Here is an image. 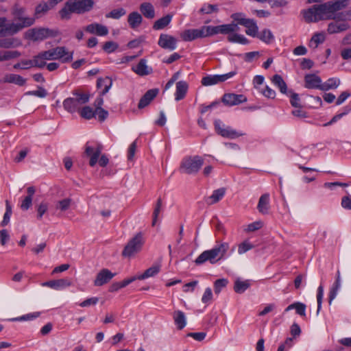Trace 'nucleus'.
<instances>
[{"label":"nucleus","mask_w":351,"mask_h":351,"mask_svg":"<svg viewBox=\"0 0 351 351\" xmlns=\"http://www.w3.org/2000/svg\"><path fill=\"white\" fill-rule=\"evenodd\" d=\"M348 0H337L328 1L322 4L314 5L302 12L306 23H315L319 21L343 19V12L338 11L345 8Z\"/></svg>","instance_id":"nucleus-1"},{"label":"nucleus","mask_w":351,"mask_h":351,"mask_svg":"<svg viewBox=\"0 0 351 351\" xmlns=\"http://www.w3.org/2000/svg\"><path fill=\"white\" fill-rule=\"evenodd\" d=\"M93 0H67L64 6L59 11L62 19H69L72 13L82 14L90 12L94 7Z\"/></svg>","instance_id":"nucleus-2"},{"label":"nucleus","mask_w":351,"mask_h":351,"mask_svg":"<svg viewBox=\"0 0 351 351\" xmlns=\"http://www.w3.org/2000/svg\"><path fill=\"white\" fill-rule=\"evenodd\" d=\"M75 97H69L63 101L65 110L69 112H75L78 110L80 106L89 101L90 96L88 93H82L79 90L73 91Z\"/></svg>","instance_id":"nucleus-3"},{"label":"nucleus","mask_w":351,"mask_h":351,"mask_svg":"<svg viewBox=\"0 0 351 351\" xmlns=\"http://www.w3.org/2000/svg\"><path fill=\"white\" fill-rule=\"evenodd\" d=\"M204 165V160L199 156H186L180 163V171L186 174H196Z\"/></svg>","instance_id":"nucleus-4"},{"label":"nucleus","mask_w":351,"mask_h":351,"mask_svg":"<svg viewBox=\"0 0 351 351\" xmlns=\"http://www.w3.org/2000/svg\"><path fill=\"white\" fill-rule=\"evenodd\" d=\"M43 52L47 60H60L63 63L71 62L73 56V51H67L64 47H57Z\"/></svg>","instance_id":"nucleus-5"},{"label":"nucleus","mask_w":351,"mask_h":351,"mask_svg":"<svg viewBox=\"0 0 351 351\" xmlns=\"http://www.w3.org/2000/svg\"><path fill=\"white\" fill-rule=\"evenodd\" d=\"M144 243L143 234L141 232L137 233L125 246L122 256L128 258L133 256L141 250Z\"/></svg>","instance_id":"nucleus-6"},{"label":"nucleus","mask_w":351,"mask_h":351,"mask_svg":"<svg viewBox=\"0 0 351 351\" xmlns=\"http://www.w3.org/2000/svg\"><path fill=\"white\" fill-rule=\"evenodd\" d=\"M231 18L237 22V24L246 27L245 33L252 37L258 36V27L254 19H247L244 14L241 12L234 13L231 15Z\"/></svg>","instance_id":"nucleus-7"},{"label":"nucleus","mask_w":351,"mask_h":351,"mask_svg":"<svg viewBox=\"0 0 351 351\" xmlns=\"http://www.w3.org/2000/svg\"><path fill=\"white\" fill-rule=\"evenodd\" d=\"M58 32L48 28H34L29 29L26 33L27 38L34 41H40L49 37H55Z\"/></svg>","instance_id":"nucleus-8"},{"label":"nucleus","mask_w":351,"mask_h":351,"mask_svg":"<svg viewBox=\"0 0 351 351\" xmlns=\"http://www.w3.org/2000/svg\"><path fill=\"white\" fill-rule=\"evenodd\" d=\"M214 125L216 132L224 138L234 139L243 135L231 127L225 125L220 120H215Z\"/></svg>","instance_id":"nucleus-9"},{"label":"nucleus","mask_w":351,"mask_h":351,"mask_svg":"<svg viewBox=\"0 0 351 351\" xmlns=\"http://www.w3.org/2000/svg\"><path fill=\"white\" fill-rule=\"evenodd\" d=\"M237 29V24H235L234 23L217 26H205L206 37L217 34H230L236 32Z\"/></svg>","instance_id":"nucleus-10"},{"label":"nucleus","mask_w":351,"mask_h":351,"mask_svg":"<svg viewBox=\"0 0 351 351\" xmlns=\"http://www.w3.org/2000/svg\"><path fill=\"white\" fill-rule=\"evenodd\" d=\"M237 74L236 71H231L223 75H210L202 79V84L204 86H212L226 81Z\"/></svg>","instance_id":"nucleus-11"},{"label":"nucleus","mask_w":351,"mask_h":351,"mask_svg":"<svg viewBox=\"0 0 351 351\" xmlns=\"http://www.w3.org/2000/svg\"><path fill=\"white\" fill-rule=\"evenodd\" d=\"M180 37L186 42L192 41L197 38H205L206 37L205 26H202L199 29H186L180 34Z\"/></svg>","instance_id":"nucleus-12"},{"label":"nucleus","mask_w":351,"mask_h":351,"mask_svg":"<svg viewBox=\"0 0 351 351\" xmlns=\"http://www.w3.org/2000/svg\"><path fill=\"white\" fill-rule=\"evenodd\" d=\"M158 45L164 49L173 51L177 47V39L171 35L161 34L158 41Z\"/></svg>","instance_id":"nucleus-13"},{"label":"nucleus","mask_w":351,"mask_h":351,"mask_svg":"<svg viewBox=\"0 0 351 351\" xmlns=\"http://www.w3.org/2000/svg\"><path fill=\"white\" fill-rule=\"evenodd\" d=\"M103 146L100 144L97 145L96 147H94L86 143L85 147V154L87 156L90 157L89 165L90 167H94L97 164Z\"/></svg>","instance_id":"nucleus-14"},{"label":"nucleus","mask_w":351,"mask_h":351,"mask_svg":"<svg viewBox=\"0 0 351 351\" xmlns=\"http://www.w3.org/2000/svg\"><path fill=\"white\" fill-rule=\"evenodd\" d=\"M247 101V98L243 95H237L234 93L224 94L222 97V101L227 106H235Z\"/></svg>","instance_id":"nucleus-15"},{"label":"nucleus","mask_w":351,"mask_h":351,"mask_svg":"<svg viewBox=\"0 0 351 351\" xmlns=\"http://www.w3.org/2000/svg\"><path fill=\"white\" fill-rule=\"evenodd\" d=\"M219 258L215 255L214 251L210 249L204 251L195 259V263L197 265H201L206 261H209L211 264H215L219 261Z\"/></svg>","instance_id":"nucleus-16"},{"label":"nucleus","mask_w":351,"mask_h":351,"mask_svg":"<svg viewBox=\"0 0 351 351\" xmlns=\"http://www.w3.org/2000/svg\"><path fill=\"white\" fill-rule=\"evenodd\" d=\"M84 29L90 34H96L99 36H104L108 34V27L98 23H90L86 25Z\"/></svg>","instance_id":"nucleus-17"},{"label":"nucleus","mask_w":351,"mask_h":351,"mask_svg":"<svg viewBox=\"0 0 351 351\" xmlns=\"http://www.w3.org/2000/svg\"><path fill=\"white\" fill-rule=\"evenodd\" d=\"M114 276L115 274L112 273L109 269H103L97 274L94 285L97 287L102 286L108 282Z\"/></svg>","instance_id":"nucleus-18"},{"label":"nucleus","mask_w":351,"mask_h":351,"mask_svg":"<svg viewBox=\"0 0 351 351\" xmlns=\"http://www.w3.org/2000/svg\"><path fill=\"white\" fill-rule=\"evenodd\" d=\"M31 26V21L26 19L25 25L21 24L20 23L15 22L12 23H8L4 26V32L6 34L13 35L21 31L25 27Z\"/></svg>","instance_id":"nucleus-19"},{"label":"nucleus","mask_w":351,"mask_h":351,"mask_svg":"<svg viewBox=\"0 0 351 351\" xmlns=\"http://www.w3.org/2000/svg\"><path fill=\"white\" fill-rule=\"evenodd\" d=\"M71 282L69 279L62 278L45 282L42 284V286L48 287L56 290H60L71 286Z\"/></svg>","instance_id":"nucleus-20"},{"label":"nucleus","mask_w":351,"mask_h":351,"mask_svg":"<svg viewBox=\"0 0 351 351\" xmlns=\"http://www.w3.org/2000/svg\"><path fill=\"white\" fill-rule=\"evenodd\" d=\"M305 87L321 90L322 85L321 78L315 74H308L304 77Z\"/></svg>","instance_id":"nucleus-21"},{"label":"nucleus","mask_w":351,"mask_h":351,"mask_svg":"<svg viewBox=\"0 0 351 351\" xmlns=\"http://www.w3.org/2000/svg\"><path fill=\"white\" fill-rule=\"evenodd\" d=\"M335 21V22L330 23L328 25L327 31L330 34L342 32L350 28L348 23L339 22L340 20Z\"/></svg>","instance_id":"nucleus-22"},{"label":"nucleus","mask_w":351,"mask_h":351,"mask_svg":"<svg viewBox=\"0 0 351 351\" xmlns=\"http://www.w3.org/2000/svg\"><path fill=\"white\" fill-rule=\"evenodd\" d=\"M158 93V89H150L145 93L139 101L138 107L141 109L146 107L156 97Z\"/></svg>","instance_id":"nucleus-23"},{"label":"nucleus","mask_w":351,"mask_h":351,"mask_svg":"<svg viewBox=\"0 0 351 351\" xmlns=\"http://www.w3.org/2000/svg\"><path fill=\"white\" fill-rule=\"evenodd\" d=\"M13 15L14 19L21 24L25 25L26 19H29L31 21V25L34 23V19L27 16L25 14V9L23 8H15L13 10Z\"/></svg>","instance_id":"nucleus-24"},{"label":"nucleus","mask_w":351,"mask_h":351,"mask_svg":"<svg viewBox=\"0 0 351 351\" xmlns=\"http://www.w3.org/2000/svg\"><path fill=\"white\" fill-rule=\"evenodd\" d=\"M112 84V81L109 77H100L97 81V87L101 90V95L106 94Z\"/></svg>","instance_id":"nucleus-25"},{"label":"nucleus","mask_w":351,"mask_h":351,"mask_svg":"<svg viewBox=\"0 0 351 351\" xmlns=\"http://www.w3.org/2000/svg\"><path fill=\"white\" fill-rule=\"evenodd\" d=\"M35 191L36 190L34 186H29L27 189V195L22 200L20 205V207L23 210H27L32 206Z\"/></svg>","instance_id":"nucleus-26"},{"label":"nucleus","mask_w":351,"mask_h":351,"mask_svg":"<svg viewBox=\"0 0 351 351\" xmlns=\"http://www.w3.org/2000/svg\"><path fill=\"white\" fill-rule=\"evenodd\" d=\"M2 81L4 83L14 84L21 86H23L26 82V80L22 76L13 73L5 75Z\"/></svg>","instance_id":"nucleus-27"},{"label":"nucleus","mask_w":351,"mask_h":351,"mask_svg":"<svg viewBox=\"0 0 351 351\" xmlns=\"http://www.w3.org/2000/svg\"><path fill=\"white\" fill-rule=\"evenodd\" d=\"M257 209L262 214H267L269 210V195L265 193L261 196L257 205Z\"/></svg>","instance_id":"nucleus-28"},{"label":"nucleus","mask_w":351,"mask_h":351,"mask_svg":"<svg viewBox=\"0 0 351 351\" xmlns=\"http://www.w3.org/2000/svg\"><path fill=\"white\" fill-rule=\"evenodd\" d=\"M173 318L178 329L182 330L185 327L186 319L184 312L180 310L175 311L173 313Z\"/></svg>","instance_id":"nucleus-29"},{"label":"nucleus","mask_w":351,"mask_h":351,"mask_svg":"<svg viewBox=\"0 0 351 351\" xmlns=\"http://www.w3.org/2000/svg\"><path fill=\"white\" fill-rule=\"evenodd\" d=\"M217 243V244L212 248V250L220 261L225 257L226 252L229 250L230 245L229 243L226 242Z\"/></svg>","instance_id":"nucleus-30"},{"label":"nucleus","mask_w":351,"mask_h":351,"mask_svg":"<svg viewBox=\"0 0 351 351\" xmlns=\"http://www.w3.org/2000/svg\"><path fill=\"white\" fill-rule=\"evenodd\" d=\"M188 90V84L184 81H179L176 83L175 99L180 101L185 97Z\"/></svg>","instance_id":"nucleus-31"},{"label":"nucleus","mask_w":351,"mask_h":351,"mask_svg":"<svg viewBox=\"0 0 351 351\" xmlns=\"http://www.w3.org/2000/svg\"><path fill=\"white\" fill-rule=\"evenodd\" d=\"M140 11L147 19H152L155 17V10L151 3L144 2L140 5Z\"/></svg>","instance_id":"nucleus-32"},{"label":"nucleus","mask_w":351,"mask_h":351,"mask_svg":"<svg viewBox=\"0 0 351 351\" xmlns=\"http://www.w3.org/2000/svg\"><path fill=\"white\" fill-rule=\"evenodd\" d=\"M226 193L225 188H220L217 190H215L213 192V194L208 197L206 199V202L208 205H212L218 202L220 199H221Z\"/></svg>","instance_id":"nucleus-33"},{"label":"nucleus","mask_w":351,"mask_h":351,"mask_svg":"<svg viewBox=\"0 0 351 351\" xmlns=\"http://www.w3.org/2000/svg\"><path fill=\"white\" fill-rule=\"evenodd\" d=\"M132 71L136 74L143 76L149 74L152 69L147 66L145 59H141L136 66L132 67Z\"/></svg>","instance_id":"nucleus-34"},{"label":"nucleus","mask_w":351,"mask_h":351,"mask_svg":"<svg viewBox=\"0 0 351 351\" xmlns=\"http://www.w3.org/2000/svg\"><path fill=\"white\" fill-rule=\"evenodd\" d=\"M143 21L142 16L137 12H131L128 16V22L132 29L138 27Z\"/></svg>","instance_id":"nucleus-35"},{"label":"nucleus","mask_w":351,"mask_h":351,"mask_svg":"<svg viewBox=\"0 0 351 351\" xmlns=\"http://www.w3.org/2000/svg\"><path fill=\"white\" fill-rule=\"evenodd\" d=\"M172 17V14H167L166 16L156 21L154 23L153 29L155 30L164 29L171 23Z\"/></svg>","instance_id":"nucleus-36"},{"label":"nucleus","mask_w":351,"mask_h":351,"mask_svg":"<svg viewBox=\"0 0 351 351\" xmlns=\"http://www.w3.org/2000/svg\"><path fill=\"white\" fill-rule=\"evenodd\" d=\"M341 84V81L337 77L329 78L326 82L322 83L321 90L327 91L330 89L337 88Z\"/></svg>","instance_id":"nucleus-37"},{"label":"nucleus","mask_w":351,"mask_h":351,"mask_svg":"<svg viewBox=\"0 0 351 351\" xmlns=\"http://www.w3.org/2000/svg\"><path fill=\"white\" fill-rule=\"evenodd\" d=\"M325 34L323 32L315 33L310 40L308 46L312 49H316L319 44L325 40Z\"/></svg>","instance_id":"nucleus-38"},{"label":"nucleus","mask_w":351,"mask_h":351,"mask_svg":"<svg viewBox=\"0 0 351 351\" xmlns=\"http://www.w3.org/2000/svg\"><path fill=\"white\" fill-rule=\"evenodd\" d=\"M250 287V281L237 279L234 281V290L237 293H243Z\"/></svg>","instance_id":"nucleus-39"},{"label":"nucleus","mask_w":351,"mask_h":351,"mask_svg":"<svg viewBox=\"0 0 351 351\" xmlns=\"http://www.w3.org/2000/svg\"><path fill=\"white\" fill-rule=\"evenodd\" d=\"M272 82L276 87L279 88L282 93L286 95L288 94L287 84L280 75L276 74L274 75L272 78Z\"/></svg>","instance_id":"nucleus-40"},{"label":"nucleus","mask_w":351,"mask_h":351,"mask_svg":"<svg viewBox=\"0 0 351 351\" xmlns=\"http://www.w3.org/2000/svg\"><path fill=\"white\" fill-rule=\"evenodd\" d=\"M160 270V265H155L152 267L148 268L145 271V272L138 276V280H144L145 278L153 277L156 275Z\"/></svg>","instance_id":"nucleus-41"},{"label":"nucleus","mask_w":351,"mask_h":351,"mask_svg":"<svg viewBox=\"0 0 351 351\" xmlns=\"http://www.w3.org/2000/svg\"><path fill=\"white\" fill-rule=\"evenodd\" d=\"M256 37L266 44H270L274 40V36L268 29H263L261 32L258 34Z\"/></svg>","instance_id":"nucleus-42"},{"label":"nucleus","mask_w":351,"mask_h":351,"mask_svg":"<svg viewBox=\"0 0 351 351\" xmlns=\"http://www.w3.org/2000/svg\"><path fill=\"white\" fill-rule=\"evenodd\" d=\"M126 14V10L123 8H119L117 9H114L109 12L108 13H106L105 16L107 19H119L122 16H125Z\"/></svg>","instance_id":"nucleus-43"},{"label":"nucleus","mask_w":351,"mask_h":351,"mask_svg":"<svg viewBox=\"0 0 351 351\" xmlns=\"http://www.w3.org/2000/svg\"><path fill=\"white\" fill-rule=\"evenodd\" d=\"M21 56L18 51H4L0 52V62L16 58Z\"/></svg>","instance_id":"nucleus-44"},{"label":"nucleus","mask_w":351,"mask_h":351,"mask_svg":"<svg viewBox=\"0 0 351 351\" xmlns=\"http://www.w3.org/2000/svg\"><path fill=\"white\" fill-rule=\"evenodd\" d=\"M54 6H51L48 2H42L39 3L35 9V15L37 17L40 16L42 14H45L48 10L53 8Z\"/></svg>","instance_id":"nucleus-45"},{"label":"nucleus","mask_w":351,"mask_h":351,"mask_svg":"<svg viewBox=\"0 0 351 351\" xmlns=\"http://www.w3.org/2000/svg\"><path fill=\"white\" fill-rule=\"evenodd\" d=\"M47 60L45 57L44 53L42 51L37 56H34L32 59L33 67L43 68L46 65L45 61Z\"/></svg>","instance_id":"nucleus-46"},{"label":"nucleus","mask_w":351,"mask_h":351,"mask_svg":"<svg viewBox=\"0 0 351 351\" xmlns=\"http://www.w3.org/2000/svg\"><path fill=\"white\" fill-rule=\"evenodd\" d=\"M228 40L230 43H237L242 45L249 43L248 40L242 34H232L228 36Z\"/></svg>","instance_id":"nucleus-47"},{"label":"nucleus","mask_w":351,"mask_h":351,"mask_svg":"<svg viewBox=\"0 0 351 351\" xmlns=\"http://www.w3.org/2000/svg\"><path fill=\"white\" fill-rule=\"evenodd\" d=\"M12 206L8 200L5 201V213L3 215V219L1 222V226H5L10 222V217L12 215Z\"/></svg>","instance_id":"nucleus-48"},{"label":"nucleus","mask_w":351,"mask_h":351,"mask_svg":"<svg viewBox=\"0 0 351 351\" xmlns=\"http://www.w3.org/2000/svg\"><path fill=\"white\" fill-rule=\"evenodd\" d=\"M218 11L219 8L217 5L204 3L199 10V13L203 14H209L213 12H217Z\"/></svg>","instance_id":"nucleus-49"},{"label":"nucleus","mask_w":351,"mask_h":351,"mask_svg":"<svg viewBox=\"0 0 351 351\" xmlns=\"http://www.w3.org/2000/svg\"><path fill=\"white\" fill-rule=\"evenodd\" d=\"M341 287V280H335L334 282L332 287H331L330 292H329V303L330 304L332 301L336 298L338 291L339 290Z\"/></svg>","instance_id":"nucleus-50"},{"label":"nucleus","mask_w":351,"mask_h":351,"mask_svg":"<svg viewBox=\"0 0 351 351\" xmlns=\"http://www.w3.org/2000/svg\"><path fill=\"white\" fill-rule=\"evenodd\" d=\"M80 114L82 117L86 119H90L95 117V110L90 106H85L80 111Z\"/></svg>","instance_id":"nucleus-51"},{"label":"nucleus","mask_w":351,"mask_h":351,"mask_svg":"<svg viewBox=\"0 0 351 351\" xmlns=\"http://www.w3.org/2000/svg\"><path fill=\"white\" fill-rule=\"evenodd\" d=\"M287 95L290 97V103L293 107L296 108H300L302 107L298 94L289 90Z\"/></svg>","instance_id":"nucleus-52"},{"label":"nucleus","mask_w":351,"mask_h":351,"mask_svg":"<svg viewBox=\"0 0 351 351\" xmlns=\"http://www.w3.org/2000/svg\"><path fill=\"white\" fill-rule=\"evenodd\" d=\"M254 245L249 241H244L238 245V253L239 254H243L254 248Z\"/></svg>","instance_id":"nucleus-53"},{"label":"nucleus","mask_w":351,"mask_h":351,"mask_svg":"<svg viewBox=\"0 0 351 351\" xmlns=\"http://www.w3.org/2000/svg\"><path fill=\"white\" fill-rule=\"evenodd\" d=\"M71 202L72 200L70 198H65L60 200L57 202L56 208L61 211H65L70 208Z\"/></svg>","instance_id":"nucleus-54"},{"label":"nucleus","mask_w":351,"mask_h":351,"mask_svg":"<svg viewBox=\"0 0 351 351\" xmlns=\"http://www.w3.org/2000/svg\"><path fill=\"white\" fill-rule=\"evenodd\" d=\"M350 111H351V108H349V107H348V106L345 107V108H344V111H343V112H341V113H339V114H337L335 115V116L332 118V119H331L329 122H328V123H325V124L324 125V126H328V125H332V123H334L337 122L338 120H339L340 119H341L343 116H345V115L348 114L349 113V112H350Z\"/></svg>","instance_id":"nucleus-55"},{"label":"nucleus","mask_w":351,"mask_h":351,"mask_svg":"<svg viewBox=\"0 0 351 351\" xmlns=\"http://www.w3.org/2000/svg\"><path fill=\"white\" fill-rule=\"evenodd\" d=\"M162 199L160 197H159L157 200L155 208L154 210L153 213V221H152V226H154L156 223L158 217L159 215L160 212L161 211L162 208Z\"/></svg>","instance_id":"nucleus-56"},{"label":"nucleus","mask_w":351,"mask_h":351,"mask_svg":"<svg viewBox=\"0 0 351 351\" xmlns=\"http://www.w3.org/2000/svg\"><path fill=\"white\" fill-rule=\"evenodd\" d=\"M228 284L226 279H218L214 283V291L216 294H219L221 289L224 288Z\"/></svg>","instance_id":"nucleus-57"},{"label":"nucleus","mask_w":351,"mask_h":351,"mask_svg":"<svg viewBox=\"0 0 351 351\" xmlns=\"http://www.w3.org/2000/svg\"><path fill=\"white\" fill-rule=\"evenodd\" d=\"M119 45L117 43L113 41H108L106 42L103 46V49L108 53H110L114 52L117 48Z\"/></svg>","instance_id":"nucleus-58"},{"label":"nucleus","mask_w":351,"mask_h":351,"mask_svg":"<svg viewBox=\"0 0 351 351\" xmlns=\"http://www.w3.org/2000/svg\"><path fill=\"white\" fill-rule=\"evenodd\" d=\"M95 116L98 117L100 122L104 121L108 116V112L102 108H98L95 110Z\"/></svg>","instance_id":"nucleus-59"},{"label":"nucleus","mask_w":351,"mask_h":351,"mask_svg":"<svg viewBox=\"0 0 351 351\" xmlns=\"http://www.w3.org/2000/svg\"><path fill=\"white\" fill-rule=\"evenodd\" d=\"M323 295H324V287L322 285H320L317 289V314L319 313V312L322 308Z\"/></svg>","instance_id":"nucleus-60"},{"label":"nucleus","mask_w":351,"mask_h":351,"mask_svg":"<svg viewBox=\"0 0 351 351\" xmlns=\"http://www.w3.org/2000/svg\"><path fill=\"white\" fill-rule=\"evenodd\" d=\"M306 305L304 303L297 302H295L294 309L296 311V313L300 315L302 317L306 316Z\"/></svg>","instance_id":"nucleus-61"},{"label":"nucleus","mask_w":351,"mask_h":351,"mask_svg":"<svg viewBox=\"0 0 351 351\" xmlns=\"http://www.w3.org/2000/svg\"><path fill=\"white\" fill-rule=\"evenodd\" d=\"M40 316L39 312H34L32 313H29L27 315H24L21 317L15 318L14 320L16 321H27V320H32L34 319H36Z\"/></svg>","instance_id":"nucleus-62"},{"label":"nucleus","mask_w":351,"mask_h":351,"mask_svg":"<svg viewBox=\"0 0 351 351\" xmlns=\"http://www.w3.org/2000/svg\"><path fill=\"white\" fill-rule=\"evenodd\" d=\"M213 299V292L210 288H206L202 297V302L204 304L210 302Z\"/></svg>","instance_id":"nucleus-63"},{"label":"nucleus","mask_w":351,"mask_h":351,"mask_svg":"<svg viewBox=\"0 0 351 351\" xmlns=\"http://www.w3.org/2000/svg\"><path fill=\"white\" fill-rule=\"evenodd\" d=\"M341 206L347 210H351V195H346L342 197Z\"/></svg>","instance_id":"nucleus-64"}]
</instances>
